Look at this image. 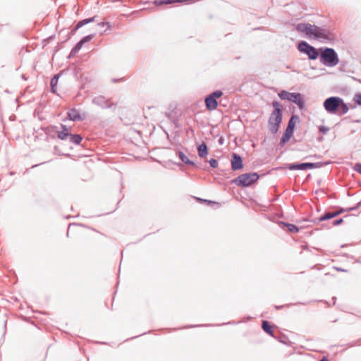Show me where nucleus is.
<instances>
[{
  "instance_id": "7ed1b4c3",
  "label": "nucleus",
  "mask_w": 361,
  "mask_h": 361,
  "mask_svg": "<svg viewBox=\"0 0 361 361\" xmlns=\"http://www.w3.org/2000/svg\"><path fill=\"white\" fill-rule=\"evenodd\" d=\"M259 176L256 173H244L234 179L233 182L241 187H247L256 182Z\"/></svg>"
},
{
  "instance_id": "39448f33",
  "label": "nucleus",
  "mask_w": 361,
  "mask_h": 361,
  "mask_svg": "<svg viewBox=\"0 0 361 361\" xmlns=\"http://www.w3.org/2000/svg\"><path fill=\"white\" fill-rule=\"evenodd\" d=\"M298 120V117L296 116H292V117L289 120L286 132L283 134V135L281 140L280 144L281 145H283L285 143H286L290 139V137L293 136V132H294V128L295 126V123Z\"/></svg>"
},
{
  "instance_id": "bb28decb",
  "label": "nucleus",
  "mask_w": 361,
  "mask_h": 361,
  "mask_svg": "<svg viewBox=\"0 0 361 361\" xmlns=\"http://www.w3.org/2000/svg\"><path fill=\"white\" fill-rule=\"evenodd\" d=\"M92 37H93V35H87V36H85V37H83L80 41L83 42V44H84L85 42L90 41L92 39Z\"/></svg>"
},
{
  "instance_id": "9b49d317",
  "label": "nucleus",
  "mask_w": 361,
  "mask_h": 361,
  "mask_svg": "<svg viewBox=\"0 0 361 361\" xmlns=\"http://www.w3.org/2000/svg\"><path fill=\"white\" fill-rule=\"evenodd\" d=\"M68 116L73 121H79L85 119V114H81L77 109H72L68 112Z\"/></svg>"
},
{
  "instance_id": "c85d7f7f",
  "label": "nucleus",
  "mask_w": 361,
  "mask_h": 361,
  "mask_svg": "<svg viewBox=\"0 0 361 361\" xmlns=\"http://www.w3.org/2000/svg\"><path fill=\"white\" fill-rule=\"evenodd\" d=\"M209 164H210V166L213 168H216L218 166V161H217V160H216L214 159H210Z\"/></svg>"
},
{
  "instance_id": "f03ea898",
  "label": "nucleus",
  "mask_w": 361,
  "mask_h": 361,
  "mask_svg": "<svg viewBox=\"0 0 361 361\" xmlns=\"http://www.w3.org/2000/svg\"><path fill=\"white\" fill-rule=\"evenodd\" d=\"M321 62L329 66H334L338 63L339 59L333 49L326 48L321 55Z\"/></svg>"
},
{
  "instance_id": "4be33fe9",
  "label": "nucleus",
  "mask_w": 361,
  "mask_h": 361,
  "mask_svg": "<svg viewBox=\"0 0 361 361\" xmlns=\"http://www.w3.org/2000/svg\"><path fill=\"white\" fill-rule=\"evenodd\" d=\"M69 136H70V134L68 132H66V131L63 132V130L58 132V137L62 140H66Z\"/></svg>"
},
{
  "instance_id": "c9c22d12",
  "label": "nucleus",
  "mask_w": 361,
  "mask_h": 361,
  "mask_svg": "<svg viewBox=\"0 0 361 361\" xmlns=\"http://www.w3.org/2000/svg\"><path fill=\"white\" fill-rule=\"evenodd\" d=\"M320 361H328V359L324 357Z\"/></svg>"
},
{
  "instance_id": "2eb2a0df",
  "label": "nucleus",
  "mask_w": 361,
  "mask_h": 361,
  "mask_svg": "<svg viewBox=\"0 0 361 361\" xmlns=\"http://www.w3.org/2000/svg\"><path fill=\"white\" fill-rule=\"evenodd\" d=\"M341 212H329V213H326V214H324L323 216H322L319 218V221H325V220L333 219V218L336 217V216H338V214H340Z\"/></svg>"
},
{
  "instance_id": "b1692460",
  "label": "nucleus",
  "mask_w": 361,
  "mask_h": 361,
  "mask_svg": "<svg viewBox=\"0 0 361 361\" xmlns=\"http://www.w3.org/2000/svg\"><path fill=\"white\" fill-rule=\"evenodd\" d=\"M83 42L80 41L76 44V45L74 47V48L72 49L71 53H76L78 52L82 47Z\"/></svg>"
},
{
  "instance_id": "f3484780",
  "label": "nucleus",
  "mask_w": 361,
  "mask_h": 361,
  "mask_svg": "<svg viewBox=\"0 0 361 361\" xmlns=\"http://www.w3.org/2000/svg\"><path fill=\"white\" fill-rule=\"evenodd\" d=\"M94 20V17L80 20L76 25L75 29H79L81 27L84 26L85 25H86L89 23H91V22H93Z\"/></svg>"
},
{
  "instance_id": "dca6fc26",
  "label": "nucleus",
  "mask_w": 361,
  "mask_h": 361,
  "mask_svg": "<svg viewBox=\"0 0 361 361\" xmlns=\"http://www.w3.org/2000/svg\"><path fill=\"white\" fill-rule=\"evenodd\" d=\"M198 155L200 157H204L207 154V147L205 144H201L198 147Z\"/></svg>"
},
{
  "instance_id": "2f4dec72",
  "label": "nucleus",
  "mask_w": 361,
  "mask_h": 361,
  "mask_svg": "<svg viewBox=\"0 0 361 361\" xmlns=\"http://www.w3.org/2000/svg\"><path fill=\"white\" fill-rule=\"evenodd\" d=\"M343 222V219H339L338 220H336L334 221L333 224L334 226H338L341 224Z\"/></svg>"
},
{
  "instance_id": "0eeeda50",
  "label": "nucleus",
  "mask_w": 361,
  "mask_h": 361,
  "mask_svg": "<svg viewBox=\"0 0 361 361\" xmlns=\"http://www.w3.org/2000/svg\"><path fill=\"white\" fill-rule=\"evenodd\" d=\"M282 121V114L271 113L269 118V129L270 132L275 134L279 130L280 124Z\"/></svg>"
},
{
  "instance_id": "ddd939ff",
  "label": "nucleus",
  "mask_w": 361,
  "mask_h": 361,
  "mask_svg": "<svg viewBox=\"0 0 361 361\" xmlns=\"http://www.w3.org/2000/svg\"><path fill=\"white\" fill-rule=\"evenodd\" d=\"M92 102L101 106L102 108H109L110 107V104H109V101L105 99L103 96H98L93 99Z\"/></svg>"
},
{
  "instance_id": "5701e85b",
  "label": "nucleus",
  "mask_w": 361,
  "mask_h": 361,
  "mask_svg": "<svg viewBox=\"0 0 361 361\" xmlns=\"http://www.w3.org/2000/svg\"><path fill=\"white\" fill-rule=\"evenodd\" d=\"M286 226L290 232L297 233L299 231V228L293 224H286Z\"/></svg>"
},
{
  "instance_id": "6ab92c4d",
  "label": "nucleus",
  "mask_w": 361,
  "mask_h": 361,
  "mask_svg": "<svg viewBox=\"0 0 361 361\" xmlns=\"http://www.w3.org/2000/svg\"><path fill=\"white\" fill-rule=\"evenodd\" d=\"M58 80H59V76L57 75H54V78H52L51 80L50 84H51V91L53 92H56L55 87L57 85Z\"/></svg>"
},
{
  "instance_id": "423d86ee",
  "label": "nucleus",
  "mask_w": 361,
  "mask_h": 361,
  "mask_svg": "<svg viewBox=\"0 0 361 361\" xmlns=\"http://www.w3.org/2000/svg\"><path fill=\"white\" fill-rule=\"evenodd\" d=\"M341 103L342 99L339 97H330L325 100L324 106L329 113L336 114Z\"/></svg>"
},
{
  "instance_id": "a211bd4d",
  "label": "nucleus",
  "mask_w": 361,
  "mask_h": 361,
  "mask_svg": "<svg viewBox=\"0 0 361 361\" xmlns=\"http://www.w3.org/2000/svg\"><path fill=\"white\" fill-rule=\"evenodd\" d=\"M70 141L75 145H79L82 141V137L80 135H70Z\"/></svg>"
},
{
  "instance_id": "a878e982",
  "label": "nucleus",
  "mask_w": 361,
  "mask_h": 361,
  "mask_svg": "<svg viewBox=\"0 0 361 361\" xmlns=\"http://www.w3.org/2000/svg\"><path fill=\"white\" fill-rule=\"evenodd\" d=\"M354 101L358 104L361 105V93L356 94L354 97Z\"/></svg>"
},
{
  "instance_id": "7c9ffc66",
  "label": "nucleus",
  "mask_w": 361,
  "mask_h": 361,
  "mask_svg": "<svg viewBox=\"0 0 361 361\" xmlns=\"http://www.w3.org/2000/svg\"><path fill=\"white\" fill-rule=\"evenodd\" d=\"M341 104L342 105L343 112V113H346L348 111V106L343 102H342V103H341Z\"/></svg>"
},
{
  "instance_id": "393cba45",
  "label": "nucleus",
  "mask_w": 361,
  "mask_h": 361,
  "mask_svg": "<svg viewBox=\"0 0 361 361\" xmlns=\"http://www.w3.org/2000/svg\"><path fill=\"white\" fill-rule=\"evenodd\" d=\"M197 200L200 202L207 203L209 205L214 204V205L218 206V203H216L215 202H212V201H209V200H204V199H201V198H197Z\"/></svg>"
},
{
  "instance_id": "f8f14e48",
  "label": "nucleus",
  "mask_w": 361,
  "mask_h": 361,
  "mask_svg": "<svg viewBox=\"0 0 361 361\" xmlns=\"http://www.w3.org/2000/svg\"><path fill=\"white\" fill-rule=\"evenodd\" d=\"M231 162L232 169L234 171L241 169L243 166L241 157L235 153L232 155Z\"/></svg>"
},
{
  "instance_id": "6e6552de",
  "label": "nucleus",
  "mask_w": 361,
  "mask_h": 361,
  "mask_svg": "<svg viewBox=\"0 0 361 361\" xmlns=\"http://www.w3.org/2000/svg\"><path fill=\"white\" fill-rule=\"evenodd\" d=\"M222 94H223V92L221 91L218 90V91L213 92L212 94L209 95L207 97H206L205 104H206L207 109L210 111L214 110L216 108L217 104H218V103L216 102V98L220 97Z\"/></svg>"
},
{
  "instance_id": "20e7f679",
  "label": "nucleus",
  "mask_w": 361,
  "mask_h": 361,
  "mask_svg": "<svg viewBox=\"0 0 361 361\" xmlns=\"http://www.w3.org/2000/svg\"><path fill=\"white\" fill-rule=\"evenodd\" d=\"M279 97L281 99H286L295 103L300 109L304 107V101L300 93H291L286 90H282L279 93Z\"/></svg>"
},
{
  "instance_id": "f257e3e1",
  "label": "nucleus",
  "mask_w": 361,
  "mask_h": 361,
  "mask_svg": "<svg viewBox=\"0 0 361 361\" xmlns=\"http://www.w3.org/2000/svg\"><path fill=\"white\" fill-rule=\"evenodd\" d=\"M296 30L305 34L309 38L319 40H332L334 39V35L329 30L309 23H300L297 25Z\"/></svg>"
},
{
  "instance_id": "1a4fd4ad",
  "label": "nucleus",
  "mask_w": 361,
  "mask_h": 361,
  "mask_svg": "<svg viewBox=\"0 0 361 361\" xmlns=\"http://www.w3.org/2000/svg\"><path fill=\"white\" fill-rule=\"evenodd\" d=\"M298 49L300 51L306 53L310 59H316L319 56L317 50L305 42L299 44Z\"/></svg>"
},
{
  "instance_id": "4468645a",
  "label": "nucleus",
  "mask_w": 361,
  "mask_h": 361,
  "mask_svg": "<svg viewBox=\"0 0 361 361\" xmlns=\"http://www.w3.org/2000/svg\"><path fill=\"white\" fill-rule=\"evenodd\" d=\"M262 329L267 333L269 335L274 336V326H271L269 322L267 321H263L262 325Z\"/></svg>"
},
{
  "instance_id": "cd10ccee",
  "label": "nucleus",
  "mask_w": 361,
  "mask_h": 361,
  "mask_svg": "<svg viewBox=\"0 0 361 361\" xmlns=\"http://www.w3.org/2000/svg\"><path fill=\"white\" fill-rule=\"evenodd\" d=\"M172 1H169V0H167V1H164V0H156L155 1V4L157 5H162L164 4H170L171 3Z\"/></svg>"
},
{
  "instance_id": "473e14b6",
  "label": "nucleus",
  "mask_w": 361,
  "mask_h": 361,
  "mask_svg": "<svg viewBox=\"0 0 361 361\" xmlns=\"http://www.w3.org/2000/svg\"><path fill=\"white\" fill-rule=\"evenodd\" d=\"M61 128H62V129H63V132H66H66H68V133H69V129L67 128V126H66L62 125V126H61Z\"/></svg>"
},
{
  "instance_id": "9d476101",
  "label": "nucleus",
  "mask_w": 361,
  "mask_h": 361,
  "mask_svg": "<svg viewBox=\"0 0 361 361\" xmlns=\"http://www.w3.org/2000/svg\"><path fill=\"white\" fill-rule=\"evenodd\" d=\"M317 164L314 163H302L297 164H290L288 169L290 170H307L310 169L317 168Z\"/></svg>"
},
{
  "instance_id": "c756f323",
  "label": "nucleus",
  "mask_w": 361,
  "mask_h": 361,
  "mask_svg": "<svg viewBox=\"0 0 361 361\" xmlns=\"http://www.w3.org/2000/svg\"><path fill=\"white\" fill-rule=\"evenodd\" d=\"M354 170L361 174V164H356L354 166Z\"/></svg>"
},
{
  "instance_id": "72a5a7b5",
  "label": "nucleus",
  "mask_w": 361,
  "mask_h": 361,
  "mask_svg": "<svg viewBox=\"0 0 361 361\" xmlns=\"http://www.w3.org/2000/svg\"><path fill=\"white\" fill-rule=\"evenodd\" d=\"M224 141V137H221L219 139V140H218V142H219V143L220 145H223Z\"/></svg>"
},
{
  "instance_id": "412c9836",
  "label": "nucleus",
  "mask_w": 361,
  "mask_h": 361,
  "mask_svg": "<svg viewBox=\"0 0 361 361\" xmlns=\"http://www.w3.org/2000/svg\"><path fill=\"white\" fill-rule=\"evenodd\" d=\"M179 158L181 159V161L185 164H192L193 163L191 162L188 157L185 155V154L182 152H179Z\"/></svg>"
},
{
  "instance_id": "f704fd0d",
  "label": "nucleus",
  "mask_w": 361,
  "mask_h": 361,
  "mask_svg": "<svg viewBox=\"0 0 361 361\" xmlns=\"http://www.w3.org/2000/svg\"><path fill=\"white\" fill-rule=\"evenodd\" d=\"M98 25H99V26H102V27H103V26H104V25H108V23H99Z\"/></svg>"
},
{
  "instance_id": "aec40b11",
  "label": "nucleus",
  "mask_w": 361,
  "mask_h": 361,
  "mask_svg": "<svg viewBox=\"0 0 361 361\" xmlns=\"http://www.w3.org/2000/svg\"><path fill=\"white\" fill-rule=\"evenodd\" d=\"M272 105H273V106L274 108V110L273 111L272 113H274V114H277V113L278 114H282L281 113V108H282V106H281V105L278 102H276V101L273 102Z\"/></svg>"
}]
</instances>
